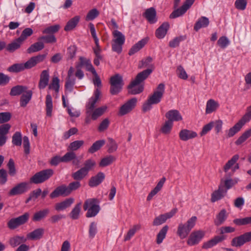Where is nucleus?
<instances>
[{"label": "nucleus", "instance_id": "nucleus-1", "mask_svg": "<svg viewBox=\"0 0 251 251\" xmlns=\"http://www.w3.org/2000/svg\"><path fill=\"white\" fill-rule=\"evenodd\" d=\"M152 72V69H148L138 73L127 87L128 93L136 95L143 92L144 86L141 83L148 77Z\"/></svg>", "mask_w": 251, "mask_h": 251}, {"label": "nucleus", "instance_id": "nucleus-2", "mask_svg": "<svg viewBox=\"0 0 251 251\" xmlns=\"http://www.w3.org/2000/svg\"><path fill=\"white\" fill-rule=\"evenodd\" d=\"M165 92V85L160 83L153 92L149 96L147 101L143 105V111L147 112L151 108V105L156 104L160 102Z\"/></svg>", "mask_w": 251, "mask_h": 251}, {"label": "nucleus", "instance_id": "nucleus-3", "mask_svg": "<svg viewBox=\"0 0 251 251\" xmlns=\"http://www.w3.org/2000/svg\"><path fill=\"white\" fill-rule=\"evenodd\" d=\"M197 218L192 216L186 223H180L177 227L176 234L181 239L186 238L195 226Z\"/></svg>", "mask_w": 251, "mask_h": 251}, {"label": "nucleus", "instance_id": "nucleus-4", "mask_svg": "<svg viewBox=\"0 0 251 251\" xmlns=\"http://www.w3.org/2000/svg\"><path fill=\"white\" fill-rule=\"evenodd\" d=\"M83 209L87 210L86 216L87 218L95 217L99 212L100 208L98 204V201L96 199L86 200L83 205Z\"/></svg>", "mask_w": 251, "mask_h": 251}, {"label": "nucleus", "instance_id": "nucleus-5", "mask_svg": "<svg viewBox=\"0 0 251 251\" xmlns=\"http://www.w3.org/2000/svg\"><path fill=\"white\" fill-rule=\"evenodd\" d=\"M53 174L52 169H46L36 173L30 178V182L34 184L42 183L49 179Z\"/></svg>", "mask_w": 251, "mask_h": 251}, {"label": "nucleus", "instance_id": "nucleus-6", "mask_svg": "<svg viewBox=\"0 0 251 251\" xmlns=\"http://www.w3.org/2000/svg\"><path fill=\"white\" fill-rule=\"evenodd\" d=\"M110 84L111 94L113 95H117L121 91L124 85L122 76L119 74H116L111 76L110 79Z\"/></svg>", "mask_w": 251, "mask_h": 251}, {"label": "nucleus", "instance_id": "nucleus-7", "mask_svg": "<svg viewBox=\"0 0 251 251\" xmlns=\"http://www.w3.org/2000/svg\"><path fill=\"white\" fill-rule=\"evenodd\" d=\"M29 217V214L26 212L18 217L12 218L8 222L7 226L10 229H15L26 223L28 220Z\"/></svg>", "mask_w": 251, "mask_h": 251}, {"label": "nucleus", "instance_id": "nucleus-8", "mask_svg": "<svg viewBox=\"0 0 251 251\" xmlns=\"http://www.w3.org/2000/svg\"><path fill=\"white\" fill-rule=\"evenodd\" d=\"M251 241V231L233 238L231 241V245L234 247L240 248Z\"/></svg>", "mask_w": 251, "mask_h": 251}, {"label": "nucleus", "instance_id": "nucleus-9", "mask_svg": "<svg viewBox=\"0 0 251 251\" xmlns=\"http://www.w3.org/2000/svg\"><path fill=\"white\" fill-rule=\"evenodd\" d=\"M30 189L28 182H22L16 184L9 192L8 195L10 196L20 195L25 193Z\"/></svg>", "mask_w": 251, "mask_h": 251}, {"label": "nucleus", "instance_id": "nucleus-10", "mask_svg": "<svg viewBox=\"0 0 251 251\" xmlns=\"http://www.w3.org/2000/svg\"><path fill=\"white\" fill-rule=\"evenodd\" d=\"M195 0H186L183 4L179 8L174 10L170 15V18L175 19L182 16L189 9Z\"/></svg>", "mask_w": 251, "mask_h": 251}, {"label": "nucleus", "instance_id": "nucleus-11", "mask_svg": "<svg viewBox=\"0 0 251 251\" xmlns=\"http://www.w3.org/2000/svg\"><path fill=\"white\" fill-rule=\"evenodd\" d=\"M205 231L201 230L193 231L190 235L187 243L189 246H193L199 244L205 235Z\"/></svg>", "mask_w": 251, "mask_h": 251}, {"label": "nucleus", "instance_id": "nucleus-12", "mask_svg": "<svg viewBox=\"0 0 251 251\" xmlns=\"http://www.w3.org/2000/svg\"><path fill=\"white\" fill-rule=\"evenodd\" d=\"M137 100L135 98H132L124 104L119 111L118 115L120 116L125 115L132 111L136 106Z\"/></svg>", "mask_w": 251, "mask_h": 251}, {"label": "nucleus", "instance_id": "nucleus-13", "mask_svg": "<svg viewBox=\"0 0 251 251\" xmlns=\"http://www.w3.org/2000/svg\"><path fill=\"white\" fill-rule=\"evenodd\" d=\"M100 95V90L99 89H96L94 93V97H92L89 99V102L86 106L87 115L90 116L92 112L94 109L96 103L99 99Z\"/></svg>", "mask_w": 251, "mask_h": 251}, {"label": "nucleus", "instance_id": "nucleus-14", "mask_svg": "<svg viewBox=\"0 0 251 251\" xmlns=\"http://www.w3.org/2000/svg\"><path fill=\"white\" fill-rule=\"evenodd\" d=\"M177 209L174 208L169 212L162 214L156 217L153 222V225L157 226L164 223L168 219L172 218L176 213Z\"/></svg>", "mask_w": 251, "mask_h": 251}, {"label": "nucleus", "instance_id": "nucleus-15", "mask_svg": "<svg viewBox=\"0 0 251 251\" xmlns=\"http://www.w3.org/2000/svg\"><path fill=\"white\" fill-rule=\"evenodd\" d=\"M231 174H226L225 179H221L219 185H222L223 187L226 189V192L230 189L232 186L237 184L239 181L238 178L232 179L230 178Z\"/></svg>", "mask_w": 251, "mask_h": 251}, {"label": "nucleus", "instance_id": "nucleus-16", "mask_svg": "<svg viewBox=\"0 0 251 251\" xmlns=\"http://www.w3.org/2000/svg\"><path fill=\"white\" fill-rule=\"evenodd\" d=\"M226 238V237L225 235L215 236L210 240L204 242L202 248L204 249L211 248L217 244L223 242Z\"/></svg>", "mask_w": 251, "mask_h": 251}, {"label": "nucleus", "instance_id": "nucleus-17", "mask_svg": "<svg viewBox=\"0 0 251 251\" xmlns=\"http://www.w3.org/2000/svg\"><path fill=\"white\" fill-rule=\"evenodd\" d=\"M226 189L223 187L222 185H219L218 189L215 190L211 194V201L215 202L224 198L226 195Z\"/></svg>", "mask_w": 251, "mask_h": 251}, {"label": "nucleus", "instance_id": "nucleus-18", "mask_svg": "<svg viewBox=\"0 0 251 251\" xmlns=\"http://www.w3.org/2000/svg\"><path fill=\"white\" fill-rule=\"evenodd\" d=\"M69 195L67 186L62 185L56 188L54 190L51 192L50 195L51 199L57 198L60 196L66 197Z\"/></svg>", "mask_w": 251, "mask_h": 251}, {"label": "nucleus", "instance_id": "nucleus-19", "mask_svg": "<svg viewBox=\"0 0 251 251\" xmlns=\"http://www.w3.org/2000/svg\"><path fill=\"white\" fill-rule=\"evenodd\" d=\"M50 75L49 71L43 70L40 75L38 87L40 89H44L49 84Z\"/></svg>", "mask_w": 251, "mask_h": 251}, {"label": "nucleus", "instance_id": "nucleus-20", "mask_svg": "<svg viewBox=\"0 0 251 251\" xmlns=\"http://www.w3.org/2000/svg\"><path fill=\"white\" fill-rule=\"evenodd\" d=\"M197 133L192 130L183 129L180 131L179 137L180 140L186 141L193 139L197 136Z\"/></svg>", "mask_w": 251, "mask_h": 251}, {"label": "nucleus", "instance_id": "nucleus-21", "mask_svg": "<svg viewBox=\"0 0 251 251\" xmlns=\"http://www.w3.org/2000/svg\"><path fill=\"white\" fill-rule=\"evenodd\" d=\"M47 54H39L33 56L28 59L27 61V65L28 69H31L35 66L37 64L43 62L46 58Z\"/></svg>", "mask_w": 251, "mask_h": 251}, {"label": "nucleus", "instance_id": "nucleus-22", "mask_svg": "<svg viewBox=\"0 0 251 251\" xmlns=\"http://www.w3.org/2000/svg\"><path fill=\"white\" fill-rule=\"evenodd\" d=\"M166 118L168 121L173 123L174 121H179L182 120V117L177 110H171L165 114Z\"/></svg>", "mask_w": 251, "mask_h": 251}, {"label": "nucleus", "instance_id": "nucleus-23", "mask_svg": "<svg viewBox=\"0 0 251 251\" xmlns=\"http://www.w3.org/2000/svg\"><path fill=\"white\" fill-rule=\"evenodd\" d=\"M44 233L43 228H38L27 234L26 239L30 240H38L42 238Z\"/></svg>", "mask_w": 251, "mask_h": 251}, {"label": "nucleus", "instance_id": "nucleus-24", "mask_svg": "<svg viewBox=\"0 0 251 251\" xmlns=\"http://www.w3.org/2000/svg\"><path fill=\"white\" fill-rule=\"evenodd\" d=\"M74 202V198H69L63 201L56 203L55 205V209L57 211L64 210L67 208L70 207Z\"/></svg>", "mask_w": 251, "mask_h": 251}, {"label": "nucleus", "instance_id": "nucleus-25", "mask_svg": "<svg viewBox=\"0 0 251 251\" xmlns=\"http://www.w3.org/2000/svg\"><path fill=\"white\" fill-rule=\"evenodd\" d=\"M143 15L151 24H153L157 21L156 17V12L155 9L153 7H151L147 9L145 11Z\"/></svg>", "mask_w": 251, "mask_h": 251}, {"label": "nucleus", "instance_id": "nucleus-26", "mask_svg": "<svg viewBox=\"0 0 251 251\" xmlns=\"http://www.w3.org/2000/svg\"><path fill=\"white\" fill-rule=\"evenodd\" d=\"M104 177V174L99 172L97 175L91 177L89 181V185L92 187L97 186L103 180Z\"/></svg>", "mask_w": 251, "mask_h": 251}, {"label": "nucleus", "instance_id": "nucleus-27", "mask_svg": "<svg viewBox=\"0 0 251 251\" xmlns=\"http://www.w3.org/2000/svg\"><path fill=\"white\" fill-rule=\"evenodd\" d=\"M26 241L27 239L24 236L15 235L9 239V244L12 247L15 248Z\"/></svg>", "mask_w": 251, "mask_h": 251}, {"label": "nucleus", "instance_id": "nucleus-28", "mask_svg": "<svg viewBox=\"0 0 251 251\" xmlns=\"http://www.w3.org/2000/svg\"><path fill=\"white\" fill-rule=\"evenodd\" d=\"M166 181L165 177H162L159 181L157 183L156 186L155 188L152 190L151 192L148 195L147 200L148 201H150L153 196H154L156 194H157L162 189L163 186Z\"/></svg>", "mask_w": 251, "mask_h": 251}, {"label": "nucleus", "instance_id": "nucleus-29", "mask_svg": "<svg viewBox=\"0 0 251 251\" xmlns=\"http://www.w3.org/2000/svg\"><path fill=\"white\" fill-rule=\"evenodd\" d=\"M169 24L167 22L163 23L155 31L156 37L158 39L163 38L169 28Z\"/></svg>", "mask_w": 251, "mask_h": 251}, {"label": "nucleus", "instance_id": "nucleus-30", "mask_svg": "<svg viewBox=\"0 0 251 251\" xmlns=\"http://www.w3.org/2000/svg\"><path fill=\"white\" fill-rule=\"evenodd\" d=\"M80 62L79 64L77 65L78 66H80L81 68L83 66L85 67L86 70L87 71L91 72L93 74H96V70L92 66L91 61L83 57L79 58Z\"/></svg>", "mask_w": 251, "mask_h": 251}, {"label": "nucleus", "instance_id": "nucleus-31", "mask_svg": "<svg viewBox=\"0 0 251 251\" xmlns=\"http://www.w3.org/2000/svg\"><path fill=\"white\" fill-rule=\"evenodd\" d=\"M227 216L226 210L225 209H222L216 216L214 220L215 225L217 226L222 225L226 220Z\"/></svg>", "mask_w": 251, "mask_h": 251}, {"label": "nucleus", "instance_id": "nucleus-32", "mask_svg": "<svg viewBox=\"0 0 251 251\" xmlns=\"http://www.w3.org/2000/svg\"><path fill=\"white\" fill-rule=\"evenodd\" d=\"M26 62L25 63L14 64L8 68L7 71L9 72L18 73L23 71L25 69H29Z\"/></svg>", "mask_w": 251, "mask_h": 251}, {"label": "nucleus", "instance_id": "nucleus-33", "mask_svg": "<svg viewBox=\"0 0 251 251\" xmlns=\"http://www.w3.org/2000/svg\"><path fill=\"white\" fill-rule=\"evenodd\" d=\"M50 212V211L49 208L42 209L34 214L32 220L34 222L40 221L47 216Z\"/></svg>", "mask_w": 251, "mask_h": 251}, {"label": "nucleus", "instance_id": "nucleus-34", "mask_svg": "<svg viewBox=\"0 0 251 251\" xmlns=\"http://www.w3.org/2000/svg\"><path fill=\"white\" fill-rule=\"evenodd\" d=\"M148 42V39H143L139 41L138 43L135 44L134 46L132 47L128 52V54L129 55H132L138 52L139 50H140L142 48H143L145 45L147 44Z\"/></svg>", "mask_w": 251, "mask_h": 251}, {"label": "nucleus", "instance_id": "nucleus-35", "mask_svg": "<svg viewBox=\"0 0 251 251\" xmlns=\"http://www.w3.org/2000/svg\"><path fill=\"white\" fill-rule=\"evenodd\" d=\"M219 103L213 99H210L207 101L205 113L210 114L215 111L219 107Z\"/></svg>", "mask_w": 251, "mask_h": 251}, {"label": "nucleus", "instance_id": "nucleus-36", "mask_svg": "<svg viewBox=\"0 0 251 251\" xmlns=\"http://www.w3.org/2000/svg\"><path fill=\"white\" fill-rule=\"evenodd\" d=\"M80 17L75 16L71 19L67 23L64 27V30L66 31H70L75 28L80 21Z\"/></svg>", "mask_w": 251, "mask_h": 251}, {"label": "nucleus", "instance_id": "nucleus-37", "mask_svg": "<svg viewBox=\"0 0 251 251\" xmlns=\"http://www.w3.org/2000/svg\"><path fill=\"white\" fill-rule=\"evenodd\" d=\"M244 125L238 121L233 126L226 131V136L227 138L233 137L237 132H238Z\"/></svg>", "mask_w": 251, "mask_h": 251}, {"label": "nucleus", "instance_id": "nucleus-38", "mask_svg": "<svg viewBox=\"0 0 251 251\" xmlns=\"http://www.w3.org/2000/svg\"><path fill=\"white\" fill-rule=\"evenodd\" d=\"M209 23V20L205 17H201L196 22L194 26V29L196 31H198L200 28L206 27L208 25Z\"/></svg>", "mask_w": 251, "mask_h": 251}, {"label": "nucleus", "instance_id": "nucleus-39", "mask_svg": "<svg viewBox=\"0 0 251 251\" xmlns=\"http://www.w3.org/2000/svg\"><path fill=\"white\" fill-rule=\"evenodd\" d=\"M23 43L18 38L6 46V50L9 52H12L19 49Z\"/></svg>", "mask_w": 251, "mask_h": 251}, {"label": "nucleus", "instance_id": "nucleus-40", "mask_svg": "<svg viewBox=\"0 0 251 251\" xmlns=\"http://www.w3.org/2000/svg\"><path fill=\"white\" fill-rule=\"evenodd\" d=\"M32 95V92L31 90L25 91V94H23L20 99V105L22 107H25L30 101Z\"/></svg>", "mask_w": 251, "mask_h": 251}, {"label": "nucleus", "instance_id": "nucleus-41", "mask_svg": "<svg viewBox=\"0 0 251 251\" xmlns=\"http://www.w3.org/2000/svg\"><path fill=\"white\" fill-rule=\"evenodd\" d=\"M107 108V107L106 105H104L93 110L90 114L92 119L93 120L97 119L104 113Z\"/></svg>", "mask_w": 251, "mask_h": 251}, {"label": "nucleus", "instance_id": "nucleus-42", "mask_svg": "<svg viewBox=\"0 0 251 251\" xmlns=\"http://www.w3.org/2000/svg\"><path fill=\"white\" fill-rule=\"evenodd\" d=\"M52 98L50 94H48L46 97V115L48 117L51 116V113L52 111Z\"/></svg>", "mask_w": 251, "mask_h": 251}, {"label": "nucleus", "instance_id": "nucleus-43", "mask_svg": "<svg viewBox=\"0 0 251 251\" xmlns=\"http://www.w3.org/2000/svg\"><path fill=\"white\" fill-rule=\"evenodd\" d=\"M105 143L104 140H100L94 143L91 147L88 149V152L93 153L99 151Z\"/></svg>", "mask_w": 251, "mask_h": 251}, {"label": "nucleus", "instance_id": "nucleus-44", "mask_svg": "<svg viewBox=\"0 0 251 251\" xmlns=\"http://www.w3.org/2000/svg\"><path fill=\"white\" fill-rule=\"evenodd\" d=\"M44 48V45L42 42H37L31 45L27 50L28 53L37 52Z\"/></svg>", "mask_w": 251, "mask_h": 251}, {"label": "nucleus", "instance_id": "nucleus-45", "mask_svg": "<svg viewBox=\"0 0 251 251\" xmlns=\"http://www.w3.org/2000/svg\"><path fill=\"white\" fill-rule=\"evenodd\" d=\"M239 156L238 154L233 155L232 158L229 160L224 166V171L226 174H230L228 173V170L233 166L236 162L239 159Z\"/></svg>", "mask_w": 251, "mask_h": 251}, {"label": "nucleus", "instance_id": "nucleus-46", "mask_svg": "<svg viewBox=\"0 0 251 251\" xmlns=\"http://www.w3.org/2000/svg\"><path fill=\"white\" fill-rule=\"evenodd\" d=\"M81 202L76 204L70 212L69 216L73 220H76L79 218L81 211Z\"/></svg>", "mask_w": 251, "mask_h": 251}, {"label": "nucleus", "instance_id": "nucleus-47", "mask_svg": "<svg viewBox=\"0 0 251 251\" xmlns=\"http://www.w3.org/2000/svg\"><path fill=\"white\" fill-rule=\"evenodd\" d=\"M27 88L22 85H17L11 89L10 95L11 96H18L26 91Z\"/></svg>", "mask_w": 251, "mask_h": 251}, {"label": "nucleus", "instance_id": "nucleus-48", "mask_svg": "<svg viewBox=\"0 0 251 251\" xmlns=\"http://www.w3.org/2000/svg\"><path fill=\"white\" fill-rule=\"evenodd\" d=\"M87 175L85 170L81 168L78 171L73 173L72 174V177L75 180L80 181L87 176Z\"/></svg>", "mask_w": 251, "mask_h": 251}, {"label": "nucleus", "instance_id": "nucleus-49", "mask_svg": "<svg viewBox=\"0 0 251 251\" xmlns=\"http://www.w3.org/2000/svg\"><path fill=\"white\" fill-rule=\"evenodd\" d=\"M169 227L168 226H165L159 231L157 235L156 243L157 244H161L164 239L165 238Z\"/></svg>", "mask_w": 251, "mask_h": 251}, {"label": "nucleus", "instance_id": "nucleus-50", "mask_svg": "<svg viewBox=\"0 0 251 251\" xmlns=\"http://www.w3.org/2000/svg\"><path fill=\"white\" fill-rule=\"evenodd\" d=\"M116 157L113 155H108L103 158L100 162V167H105L111 164L116 160Z\"/></svg>", "mask_w": 251, "mask_h": 251}, {"label": "nucleus", "instance_id": "nucleus-51", "mask_svg": "<svg viewBox=\"0 0 251 251\" xmlns=\"http://www.w3.org/2000/svg\"><path fill=\"white\" fill-rule=\"evenodd\" d=\"M251 136V128L245 131L235 141L236 145H240Z\"/></svg>", "mask_w": 251, "mask_h": 251}, {"label": "nucleus", "instance_id": "nucleus-52", "mask_svg": "<svg viewBox=\"0 0 251 251\" xmlns=\"http://www.w3.org/2000/svg\"><path fill=\"white\" fill-rule=\"evenodd\" d=\"M173 126V123L167 120L162 125L160 131L164 134H169L171 131Z\"/></svg>", "mask_w": 251, "mask_h": 251}, {"label": "nucleus", "instance_id": "nucleus-53", "mask_svg": "<svg viewBox=\"0 0 251 251\" xmlns=\"http://www.w3.org/2000/svg\"><path fill=\"white\" fill-rule=\"evenodd\" d=\"M113 35L114 39L112 42H116L124 44L125 41V37L122 33L117 30H115L113 32Z\"/></svg>", "mask_w": 251, "mask_h": 251}, {"label": "nucleus", "instance_id": "nucleus-54", "mask_svg": "<svg viewBox=\"0 0 251 251\" xmlns=\"http://www.w3.org/2000/svg\"><path fill=\"white\" fill-rule=\"evenodd\" d=\"M96 163L92 159L86 160L84 163V166L82 167L88 174V172L92 170L96 166Z\"/></svg>", "mask_w": 251, "mask_h": 251}, {"label": "nucleus", "instance_id": "nucleus-55", "mask_svg": "<svg viewBox=\"0 0 251 251\" xmlns=\"http://www.w3.org/2000/svg\"><path fill=\"white\" fill-rule=\"evenodd\" d=\"M108 150L109 153H112L116 151L118 149V144L116 141L111 138H108Z\"/></svg>", "mask_w": 251, "mask_h": 251}, {"label": "nucleus", "instance_id": "nucleus-56", "mask_svg": "<svg viewBox=\"0 0 251 251\" xmlns=\"http://www.w3.org/2000/svg\"><path fill=\"white\" fill-rule=\"evenodd\" d=\"M251 120V106L247 107L245 114L239 121L243 125Z\"/></svg>", "mask_w": 251, "mask_h": 251}, {"label": "nucleus", "instance_id": "nucleus-57", "mask_svg": "<svg viewBox=\"0 0 251 251\" xmlns=\"http://www.w3.org/2000/svg\"><path fill=\"white\" fill-rule=\"evenodd\" d=\"M49 89H52L58 93L59 90V79L57 77H53L51 80V83L48 87Z\"/></svg>", "mask_w": 251, "mask_h": 251}, {"label": "nucleus", "instance_id": "nucleus-58", "mask_svg": "<svg viewBox=\"0 0 251 251\" xmlns=\"http://www.w3.org/2000/svg\"><path fill=\"white\" fill-rule=\"evenodd\" d=\"M84 144L83 140H76L71 143L68 147V149L72 151H76L80 148Z\"/></svg>", "mask_w": 251, "mask_h": 251}, {"label": "nucleus", "instance_id": "nucleus-59", "mask_svg": "<svg viewBox=\"0 0 251 251\" xmlns=\"http://www.w3.org/2000/svg\"><path fill=\"white\" fill-rule=\"evenodd\" d=\"M140 228H141L140 225H134L132 228L130 229L128 231L125 237L124 240L125 241L129 240L130 239V238L134 235L136 231L137 230H139Z\"/></svg>", "mask_w": 251, "mask_h": 251}, {"label": "nucleus", "instance_id": "nucleus-60", "mask_svg": "<svg viewBox=\"0 0 251 251\" xmlns=\"http://www.w3.org/2000/svg\"><path fill=\"white\" fill-rule=\"evenodd\" d=\"M33 31L31 28H26L22 31L21 36L19 37V40L23 42L28 37L30 36L33 34Z\"/></svg>", "mask_w": 251, "mask_h": 251}, {"label": "nucleus", "instance_id": "nucleus-61", "mask_svg": "<svg viewBox=\"0 0 251 251\" xmlns=\"http://www.w3.org/2000/svg\"><path fill=\"white\" fill-rule=\"evenodd\" d=\"M234 224L237 226L246 225L251 224V217L244 218L235 219L233 221Z\"/></svg>", "mask_w": 251, "mask_h": 251}, {"label": "nucleus", "instance_id": "nucleus-62", "mask_svg": "<svg viewBox=\"0 0 251 251\" xmlns=\"http://www.w3.org/2000/svg\"><path fill=\"white\" fill-rule=\"evenodd\" d=\"M75 82V78L74 76H67L65 85V88L70 91H72Z\"/></svg>", "mask_w": 251, "mask_h": 251}, {"label": "nucleus", "instance_id": "nucleus-63", "mask_svg": "<svg viewBox=\"0 0 251 251\" xmlns=\"http://www.w3.org/2000/svg\"><path fill=\"white\" fill-rule=\"evenodd\" d=\"M22 137L21 132L17 131L12 136V143L15 146H20L22 145Z\"/></svg>", "mask_w": 251, "mask_h": 251}, {"label": "nucleus", "instance_id": "nucleus-64", "mask_svg": "<svg viewBox=\"0 0 251 251\" xmlns=\"http://www.w3.org/2000/svg\"><path fill=\"white\" fill-rule=\"evenodd\" d=\"M99 11L96 8L92 9L87 13L85 18L86 21L93 20L99 16Z\"/></svg>", "mask_w": 251, "mask_h": 251}]
</instances>
